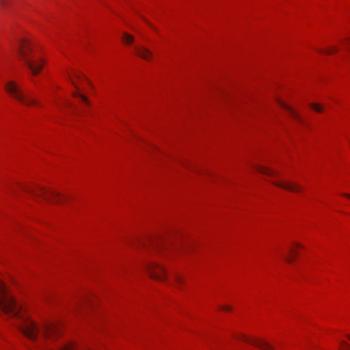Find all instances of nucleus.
Wrapping results in <instances>:
<instances>
[{"instance_id":"412c9836","label":"nucleus","mask_w":350,"mask_h":350,"mask_svg":"<svg viewBox=\"0 0 350 350\" xmlns=\"http://www.w3.org/2000/svg\"><path fill=\"white\" fill-rule=\"evenodd\" d=\"M7 0H0V4L2 5H5L6 4Z\"/></svg>"},{"instance_id":"20e7f679","label":"nucleus","mask_w":350,"mask_h":350,"mask_svg":"<svg viewBox=\"0 0 350 350\" xmlns=\"http://www.w3.org/2000/svg\"><path fill=\"white\" fill-rule=\"evenodd\" d=\"M6 92L22 104L29 106L36 103V100L28 94H25L21 87L15 82L10 81L5 85Z\"/></svg>"},{"instance_id":"6ab92c4d","label":"nucleus","mask_w":350,"mask_h":350,"mask_svg":"<svg viewBox=\"0 0 350 350\" xmlns=\"http://www.w3.org/2000/svg\"><path fill=\"white\" fill-rule=\"evenodd\" d=\"M221 309L225 311H229L231 310V308L229 306H221Z\"/></svg>"},{"instance_id":"aec40b11","label":"nucleus","mask_w":350,"mask_h":350,"mask_svg":"<svg viewBox=\"0 0 350 350\" xmlns=\"http://www.w3.org/2000/svg\"><path fill=\"white\" fill-rule=\"evenodd\" d=\"M285 258V260L287 262H292V260L293 258H291V256H285L284 257Z\"/></svg>"},{"instance_id":"9b49d317","label":"nucleus","mask_w":350,"mask_h":350,"mask_svg":"<svg viewBox=\"0 0 350 350\" xmlns=\"http://www.w3.org/2000/svg\"><path fill=\"white\" fill-rule=\"evenodd\" d=\"M184 280L183 277L178 273H174L173 275V282H170V285H175L177 288H180Z\"/></svg>"},{"instance_id":"6e6552de","label":"nucleus","mask_w":350,"mask_h":350,"mask_svg":"<svg viewBox=\"0 0 350 350\" xmlns=\"http://www.w3.org/2000/svg\"><path fill=\"white\" fill-rule=\"evenodd\" d=\"M135 50L136 54L139 57L144 59L145 60H148V61L150 59V58L152 57V53L150 50H148L146 47L142 46H135Z\"/></svg>"},{"instance_id":"0eeeda50","label":"nucleus","mask_w":350,"mask_h":350,"mask_svg":"<svg viewBox=\"0 0 350 350\" xmlns=\"http://www.w3.org/2000/svg\"><path fill=\"white\" fill-rule=\"evenodd\" d=\"M273 184L292 192H299L301 191V187L295 183L273 182Z\"/></svg>"},{"instance_id":"1a4fd4ad","label":"nucleus","mask_w":350,"mask_h":350,"mask_svg":"<svg viewBox=\"0 0 350 350\" xmlns=\"http://www.w3.org/2000/svg\"><path fill=\"white\" fill-rule=\"evenodd\" d=\"M278 102L281 107L287 110L295 120H297V121H301L300 116L293 108L285 104L282 100H279Z\"/></svg>"},{"instance_id":"423d86ee","label":"nucleus","mask_w":350,"mask_h":350,"mask_svg":"<svg viewBox=\"0 0 350 350\" xmlns=\"http://www.w3.org/2000/svg\"><path fill=\"white\" fill-rule=\"evenodd\" d=\"M236 338L244 341L245 342L254 345L264 350H273V348L267 342L261 340L250 338V337L244 334H240L239 336H237Z\"/></svg>"},{"instance_id":"7ed1b4c3","label":"nucleus","mask_w":350,"mask_h":350,"mask_svg":"<svg viewBox=\"0 0 350 350\" xmlns=\"http://www.w3.org/2000/svg\"><path fill=\"white\" fill-rule=\"evenodd\" d=\"M22 189L25 191L32 194L33 196L42 197L49 202L60 204L65 198L64 196H61L60 193L57 191H49L41 187L35 188L31 186H23Z\"/></svg>"},{"instance_id":"5701e85b","label":"nucleus","mask_w":350,"mask_h":350,"mask_svg":"<svg viewBox=\"0 0 350 350\" xmlns=\"http://www.w3.org/2000/svg\"><path fill=\"white\" fill-rule=\"evenodd\" d=\"M75 77H76L77 78H81V76L80 75V74H79V73H77V72H76V73H75Z\"/></svg>"},{"instance_id":"bb28decb","label":"nucleus","mask_w":350,"mask_h":350,"mask_svg":"<svg viewBox=\"0 0 350 350\" xmlns=\"http://www.w3.org/2000/svg\"><path fill=\"white\" fill-rule=\"evenodd\" d=\"M347 338L350 340V335H347Z\"/></svg>"},{"instance_id":"f3484780","label":"nucleus","mask_w":350,"mask_h":350,"mask_svg":"<svg viewBox=\"0 0 350 350\" xmlns=\"http://www.w3.org/2000/svg\"><path fill=\"white\" fill-rule=\"evenodd\" d=\"M340 350H350V345L347 342L342 341Z\"/></svg>"},{"instance_id":"a211bd4d","label":"nucleus","mask_w":350,"mask_h":350,"mask_svg":"<svg viewBox=\"0 0 350 350\" xmlns=\"http://www.w3.org/2000/svg\"><path fill=\"white\" fill-rule=\"evenodd\" d=\"M68 77H69V79H70V82L72 83V85H73L76 88H77V83H76V81H75V79L72 78V77L70 75H69Z\"/></svg>"},{"instance_id":"f03ea898","label":"nucleus","mask_w":350,"mask_h":350,"mask_svg":"<svg viewBox=\"0 0 350 350\" xmlns=\"http://www.w3.org/2000/svg\"><path fill=\"white\" fill-rule=\"evenodd\" d=\"M18 55L20 59L30 69L33 75H38L42 70L44 62L33 52L28 40L23 39L21 41Z\"/></svg>"},{"instance_id":"ddd939ff","label":"nucleus","mask_w":350,"mask_h":350,"mask_svg":"<svg viewBox=\"0 0 350 350\" xmlns=\"http://www.w3.org/2000/svg\"><path fill=\"white\" fill-rule=\"evenodd\" d=\"M317 51L322 54H326V55H330L333 53L337 51V49L336 47H331L329 49H317Z\"/></svg>"},{"instance_id":"393cba45","label":"nucleus","mask_w":350,"mask_h":350,"mask_svg":"<svg viewBox=\"0 0 350 350\" xmlns=\"http://www.w3.org/2000/svg\"><path fill=\"white\" fill-rule=\"evenodd\" d=\"M343 196H345L350 199V194L345 193V194H343Z\"/></svg>"},{"instance_id":"4be33fe9","label":"nucleus","mask_w":350,"mask_h":350,"mask_svg":"<svg viewBox=\"0 0 350 350\" xmlns=\"http://www.w3.org/2000/svg\"><path fill=\"white\" fill-rule=\"evenodd\" d=\"M345 44H347V46H350V38H349V39H348V40L345 42Z\"/></svg>"},{"instance_id":"dca6fc26","label":"nucleus","mask_w":350,"mask_h":350,"mask_svg":"<svg viewBox=\"0 0 350 350\" xmlns=\"http://www.w3.org/2000/svg\"><path fill=\"white\" fill-rule=\"evenodd\" d=\"M310 107L317 112L320 113L323 111L322 107L319 104L313 103L310 105Z\"/></svg>"},{"instance_id":"4468645a","label":"nucleus","mask_w":350,"mask_h":350,"mask_svg":"<svg viewBox=\"0 0 350 350\" xmlns=\"http://www.w3.org/2000/svg\"><path fill=\"white\" fill-rule=\"evenodd\" d=\"M72 95L75 98H80L81 101L85 103V104L88 105L89 103L88 98L84 95L80 94L79 92H73Z\"/></svg>"},{"instance_id":"b1692460","label":"nucleus","mask_w":350,"mask_h":350,"mask_svg":"<svg viewBox=\"0 0 350 350\" xmlns=\"http://www.w3.org/2000/svg\"><path fill=\"white\" fill-rule=\"evenodd\" d=\"M290 254H291V255H293V254H295V251H294V250L291 249V250H290Z\"/></svg>"},{"instance_id":"39448f33","label":"nucleus","mask_w":350,"mask_h":350,"mask_svg":"<svg viewBox=\"0 0 350 350\" xmlns=\"http://www.w3.org/2000/svg\"><path fill=\"white\" fill-rule=\"evenodd\" d=\"M146 269L152 278L161 281L164 280L165 269L161 265L155 262H151L147 265Z\"/></svg>"},{"instance_id":"f8f14e48","label":"nucleus","mask_w":350,"mask_h":350,"mask_svg":"<svg viewBox=\"0 0 350 350\" xmlns=\"http://www.w3.org/2000/svg\"><path fill=\"white\" fill-rule=\"evenodd\" d=\"M122 41L126 44H131L134 41V37L132 35L124 32L122 36Z\"/></svg>"},{"instance_id":"9d476101","label":"nucleus","mask_w":350,"mask_h":350,"mask_svg":"<svg viewBox=\"0 0 350 350\" xmlns=\"http://www.w3.org/2000/svg\"><path fill=\"white\" fill-rule=\"evenodd\" d=\"M256 170L263 174H265V175H267L269 176H274L277 174V173L275 171L272 170L271 169L263 167V166H260V165L257 166Z\"/></svg>"},{"instance_id":"f257e3e1","label":"nucleus","mask_w":350,"mask_h":350,"mask_svg":"<svg viewBox=\"0 0 350 350\" xmlns=\"http://www.w3.org/2000/svg\"><path fill=\"white\" fill-rule=\"evenodd\" d=\"M0 308L5 314L15 319L16 326L31 342L27 346L29 350H51L46 349L44 344L46 340H54L59 336V326L54 323H47L40 328L22 312L4 284H0Z\"/></svg>"},{"instance_id":"a878e982","label":"nucleus","mask_w":350,"mask_h":350,"mask_svg":"<svg viewBox=\"0 0 350 350\" xmlns=\"http://www.w3.org/2000/svg\"><path fill=\"white\" fill-rule=\"evenodd\" d=\"M295 245H296L297 247H301V245H300L299 244H298V243H296V244H295Z\"/></svg>"},{"instance_id":"2eb2a0df","label":"nucleus","mask_w":350,"mask_h":350,"mask_svg":"<svg viewBox=\"0 0 350 350\" xmlns=\"http://www.w3.org/2000/svg\"><path fill=\"white\" fill-rule=\"evenodd\" d=\"M77 347L75 344L67 343L62 347H59V350H76Z\"/></svg>"}]
</instances>
